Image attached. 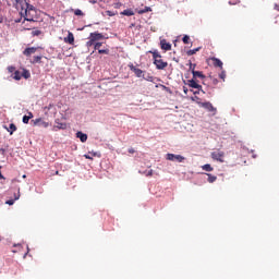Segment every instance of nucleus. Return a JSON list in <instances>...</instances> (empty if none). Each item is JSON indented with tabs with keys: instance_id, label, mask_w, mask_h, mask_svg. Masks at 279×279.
<instances>
[{
	"instance_id": "nucleus-27",
	"label": "nucleus",
	"mask_w": 279,
	"mask_h": 279,
	"mask_svg": "<svg viewBox=\"0 0 279 279\" xmlns=\"http://www.w3.org/2000/svg\"><path fill=\"white\" fill-rule=\"evenodd\" d=\"M184 45H189V43H191V37L189 35H184L182 38Z\"/></svg>"
},
{
	"instance_id": "nucleus-30",
	"label": "nucleus",
	"mask_w": 279,
	"mask_h": 279,
	"mask_svg": "<svg viewBox=\"0 0 279 279\" xmlns=\"http://www.w3.org/2000/svg\"><path fill=\"white\" fill-rule=\"evenodd\" d=\"M219 77L220 80H222V82H226V70H223V68L221 70V73L219 74Z\"/></svg>"
},
{
	"instance_id": "nucleus-13",
	"label": "nucleus",
	"mask_w": 279,
	"mask_h": 279,
	"mask_svg": "<svg viewBox=\"0 0 279 279\" xmlns=\"http://www.w3.org/2000/svg\"><path fill=\"white\" fill-rule=\"evenodd\" d=\"M64 43H68V45H74L75 43V36L73 33H69L66 37H64Z\"/></svg>"
},
{
	"instance_id": "nucleus-50",
	"label": "nucleus",
	"mask_w": 279,
	"mask_h": 279,
	"mask_svg": "<svg viewBox=\"0 0 279 279\" xmlns=\"http://www.w3.org/2000/svg\"><path fill=\"white\" fill-rule=\"evenodd\" d=\"M26 256H27V253H26V254H24V258H26Z\"/></svg>"
},
{
	"instance_id": "nucleus-52",
	"label": "nucleus",
	"mask_w": 279,
	"mask_h": 279,
	"mask_svg": "<svg viewBox=\"0 0 279 279\" xmlns=\"http://www.w3.org/2000/svg\"><path fill=\"white\" fill-rule=\"evenodd\" d=\"M21 14H23V11H21Z\"/></svg>"
},
{
	"instance_id": "nucleus-34",
	"label": "nucleus",
	"mask_w": 279,
	"mask_h": 279,
	"mask_svg": "<svg viewBox=\"0 0 279 279\" xmlns=\"http://www.w3.org/2000/svg\"><path fill=\"white\" fill-rule=\"evenodd\" d=\"M210 80H211V84H214V86H217L219 84V80L210 76Z\"/></svg>"
},
{
	"instance_id": "nucleus-40",
	"label": "nucleus",
	"mask_w": 279,
	"mask_h": 279,
	"mask_svg": "<svg viewBox=\"0 0 279 279\" xmlns=\"http://www.w3.org/2000/svg\"><path fill=\"white\" fill-rule=\"evenodd\" d=\"M129 154H136V150L134 148H129Z\"/></svg>"
},
{
	"instance_id": "nucleus-48",
	"label": "nucleus",
	"mask_w": 279,
	"mask_h": 279,
	"mask_svg": "<svg viewBox=\"0 0 279 279\" xmlns=\"http://www.w3.org/2000/svg\"><path fill=\"white\" fill-rule=\"evenodd\" d=\"M0 23H3V17H0Z\"/></svg>"
},
{
	"instance_id": "nucleus-35",
	"label": "nucleus",
	"mask_w": 279,
	"mask_h": 279,
	"mask_svg": "<svg viewBox=\"0 0 279 279\" xmlns=\"http://www.w3.org/2000/svg\"><path fill=\"white\" fill-rule=\"evenodd\" d=\"M24 25V29H32V27H34L32 24H25V20L23 22Z\"/></svg>"
},
{
	"instance_id": "nucleus-2",
	"label": "nucleus",
	"mask_w": 279,
	"mask_h": 279,
	"mask_svg": "<svg viewBox=\"0 0 279 279\" xmlns=\"http://www.w3.org/2000/svg\"><path fill=\"white\" fill-rule=\"evenodd\" d=\"M11 77L16 82H20L22 77H24V80H29V77H32V73L25 68H21L20 70H15Z\"/></svg>"
},
{
	"instance_id": "nucleus-10",
	"label": "nucleus",
	"mask_w": 279,
	"mask_h": 279,
	"mask_svg": "<svg viewBox=\"0 0 279 279\" xmlns=\"http://www.w3.org/2000/svg\"><path fill=\"white\" fill-rule=\"evenodd\" d=\"M129 69L133 71V73L136 75V77H143V70L134 66V64L129 65Z\"/></svg>"
},
{
	"instance_id": "nucleus-41",
	"label": "nucleus",
	"mask_w": 279,
	"mask_h": 279,
	"mask_svg": "<svg viewBox=\"0 0 279 279\" xmlns=\"http://www.w3.org/2000/svg\"><path fill=\"white\" fill-rule=\"evenodd\" d=\"M183 93H184V95H189V88L183 87Z\"/></svg>"
},
{
	"instance_id": "nucleus-19",
	"label": "nucleus",
	"mask_w": 279,
	"mask_h": 279,
	"mask_svg": "<svg viewBox=\"0 0 279 279\" xmlns=\"http://www.w3.org/2000/svg\"><path fill=\"white\" fill-rule=\"evenodd\" d=\"M20 197H21V194L17 193V194L14 195V199H9V201L5 202V204H8L9 206H13L14 202H16V199H20Z\"/></svg>"
},
{
	"instance_id": "nucleus-47",
	"label": "nucleus",
	"mask_w": 279,
	"mask_h": 279,
	"mask_svg": "<svg viewBox=\"0 0 279 279\" xmlns=\"http://www.w3.org/2000/svg\"><path fill=\"white\" fill-rule=\"evenodd\" d=\"M0 180H4V177L3 174H1V171H0Z\"/></svg>"
},
{
	"instance_id": "nucleus-38",
	"label": "nucleus",
	"mask_w": 279,
	"mask_h": 279,
	"mask_svg": "<svg viewBox=\"0 0 279 279\" xmlns=\"http://www.w3.org/2000/svg\"><path fill=\"white\" fill-rule=\"evenodd\" d=\"M95 45V41H93V38L89 37V40L87 41V47H93Z\"/></svg>"
},
{
	"instance_id": "nucleus-26",
	"label": "nucleus",
	"mask_w": 279,
	"mask_h": 279,
	"mask_svg": "<svg viewBox=\"0 0 279 279\" xmlns=\"http://www.w3.org/2000/svg\"><path fill=\"white\" fill-rule=\"evenodd\" d=\"M71 11L75 14V16H84V12L80 9H76V10L72 9Z\"/></svg>"
},
{
	"instance_id": "nucleus-12",
	"label": "nucleus",
	"mask_w": 279,
	"mask_h": 279,
	"mask_svg": "<svg viewBox=\"0 0 279 279\" xmlns=\"http://www.w3.org/2000/svg\"><path fill=\"white\" fill-rule=\"evenodd\" d=\"M34 125H40L41 128H47L49 125V122H45L43 118H38L33 120Z\"/></svg>"
},
{
	"instance_id": "nucleus-23",
	"label": "nucleus",
	"mask_w": 279,
	"mask_h": 279,
	"mask_svg": "<svg viewBox=\"0 0 279 279\" xmlns=\"http://www.w3.org/2000/svg\"><path fill=\"white\" fill-rule=\"evenodd\" d=\"M34 118V113L28 112V116L23 117V123H29V119Z\"/></svg>"
},
{
	"instance_id": "nucleus-7",
	"label": "nucleus",
	"mask_w": 279,
	"mask_h": 279,
	"mask_svg": "<svg viewBox=\"0 0 279 279\" xmlns=\"http://www.w3.org/2000/svg\"><path fill=\"white\" fill-rule=\"evenodd\" d=\"M190 69H192V75L194 80H197V77H199L201 80H204L206 77V75H204L203 72L195 71V64L193 65V63H190Z\"/></svg>"
},
{
	"instance_id": "nucleus-36",
	"label": "nucleus",
	"mask_w": 279,
	"mask_h": 279,
	"mask_svg": "<svg viewBox=\"0 0 279 279\" xmlns=\"http://www.w3.org/2000/svg\"><path fill=\"white\" fill-rule=\"evenodd\" d=\"M40 34H43L41 31H33V32H32V35H33V36H40Z\"/></svg>"
},
{
	"instance_id": "nucleus-32",
	"label": "nucleus",
	"mask_w": 279,
	"mask_h": 279,
	"mask_svg": "<svg viewBox=\"0 0 279 279\" xmlns=\"http://www.w3.org/2000/svg\"><path fill=\"white\" fill-rule=\"evenodd\" d=\"M98 53H100V54L105 53V56H108V53H110V50L109 49H99Z\"/></svg>"
},
{
	"instance_id": "nucleus-14",
	"label": "nucleus",
	"mask_w": 279,
	"mask_h": 279,
	"mask_svg": "<svg viewBox=\"0 0 279 279\" xmlns=\"http://www.w3.org/2000/svg\"><path fill=\"white\" fill-rule=\"evenodd\" d=\"M213 64L214 66H218V69H220V71H223V62L220 61L218 58H211Z\"/></svg>"
},
{
	"instance_id": "nucleus-9",
	"label": "nucleus",
	"mask_w": 279,
	"mask_h": 279,
	"mask_svg": "<svg viewBox=\"0 0 279 279\" xmlns=\"http://www.w3.org/2000/svg\"><path fill=\"white\" fill-rule=\"evenodd\" d=\"M36 51H38V48L29 47V48L24 49L23 56H25L26 58H29L31 56H34V53H36Z\"/></svg>"
},
{
	"instance_id": "nucleus-1",
	"label": "nucleus",
	"mask_w": 279,
	"mask_h": 279,
	"mask_svg": "<svg viewBox=\"0 0 279 279\" xmlns=\"http://www.w3.org/2000/svg\"><path fill=\"white\" fill-rule=\"evenodd\" d=\"M149 53L153 54V60L156 69L162 71L167 69V66H169V63L162 60V56L160 54V52H158V50L149 51Z\"/></svg>"
},
{
	"instance_id": "nucleus-49",
	"label": "nucleus",
	"mask_w": 279,
	"mask_h": 279,
	"mask_svg": "<svg viewBox=\"0 0 279 279\" xmlns=\"http://www.w3.org/2000/svg\"><path fill=\"white\" fill-rule=\"evenodd\" d=\"M194 95H199V92H194Z\"/></svg>"
},
{
	"instance_id": "nucleus-6",
	"label": "nucleus",
	"mask_w": 279,
	"mask_h": 279,
	"mask_svg": "<svg viewBox=\"0 0 279 279\" xmlns=\"http://www.w3.org/2000/svg\"><path fill=\"white\" fill-rule=\"evenodd\" d=\"M22 11H24V14H26L28 19H32L29 12H36V8L29 4V2L26 0V2H24V8L22 9Z\"/></svg>"
},
{
	"instance_id": "nucleus-18",
	"label": "nucleus",
	"mask_w": 279,
	"mask_h": 279,
	"mask_svg": "<svg viewBox=\"0 0 279 279\" xmlns=\"http://www.w3.org/2000/svg\"><path fill=\"white\" fill-rule=\"evenodd\" d=\"M54 130H66V123L56 120Z\"/></svg>"
},
{
	"instance_id": "nucleus-16",
	"label": "nucleus",
	"mask_w": 279,
	"mask_h": 279,
	"mask_svg": "<svg viewBox=\"0 0 279 279\" xmlns=\"http://www.w3.org/2000/svg\"><path fill=\"white\" fill-rule=\"evenodd\" d=\"M76 138H80L81 143H86V141H88V135H86V133H82V131H78L76 133Z\"/></svg>"
},
{
	"instance_id": "nucleus-29",
	"label": "nucleus",
	"mask_w": 279,
	"mask_h": 279,
	"mask_svg": "<svg viewBox=\"0 0 279 279\" xmlns=\"http://www.w3.org/2000/svg\"><path fill=\"white\" fill-rule=\"evenodd\" d=\"M27 0H15V3H17V5H21V8L23 9V8H25V2H26Z\"/></svg>"
},
{
	"instance_id": "nucleus-22",
	"label": "nucleus",
	"mask_w": 279,
	"mask_h": 279,
	"mask_svg": "<svg viewBox=\"0 0 279 279\" xmlns=\"http://www.w3.org/2000/svg\"><path fill=\"white\" fill-rule=\"evenodd\" d=\"M206 175H208L207 182H209V184H213V182H217L216 175H213L210 173H206Z\"/></svg>"
},
{
	"instance_id": "nucleus-53",
	"label": "nucleus",
	"mask_w": 279,
	"mask_h": 279,
	"mask_svg": "<svg viewBox=\"0 0 279 279\" xmlns=\"http://www.w3.org/2000/svg\"><path fill=\"white\" fill-rule=\"evenodd\" d=\"M0 169H1V166H0Z\"/></svg>"
},
{
	"instance_id": "nucleus-45",
	"label": "nucleus",
	"mask_w": 279,
	"mask_h": 279,
	"mask_svg": "<svg viewBox=\"0 0 279 279\" xmlns=\"http://www.w3.org/2000/svg\"><path fill=\"white\" fill-rule=\"evenodd\" d=\"M88 1L89 3H93V4L97 3V0H88Z\"/></svg>"
},
{
	"instance_id": "nucleus-44",
	"label": "nucleus",
	"mask_w": 279,
	"mask_h": 279,
	"mask_svg": "<svg viewBox=\"0 0 279 279\" xmlns=\"http://www.w3.org/2000/svg\"><path fill=\"white\" fill-rule=\"evenodd\" d=\"M85 158H86L87 160H93V157H90V156H88V155H85Z\"/></svg>"
},
{
	"instance_id": "nucleus-46",
	"label": "nucleus",
	"mask_w": 279,
	"mask_h": 279,
	"mask_svg": "<svg viewBox=\"0 0 279 279\" xmlns=\"http://www.w3.org/2000/svg\"><path fill=\"white\" fill-rule=\"evenodd\" d=\"M275 10H277V12H279V4H275Z\"/></svg>"
},
{
	"instance_id": "nucleus-17",
	"label": "nucleus",
	"mask_w": 279,
	"mask_h": 279,
	"mask_svg": "<svg viewBox=\"0 0 279 279\" xmlns=\"http://www.w3.org/2000/svg\"><path fill=\"white\" fill-rule=\"evenodd\" d=\"M34 14H36V12H29V17L27 13H24V21H26V23H36V21H34Z\"/></svg>"
},
{
	"instance_id": "nucleus-25",
	"label": "nucleus",
	"mask_w": 279,
	"mask_h": 279,
	"mask_svg": "<svg viewBox=\"0 0 279 279\" xmlns=\"http://www.w3.org/2000/svg\"><path fill=\"white\" fill-rule=\"evenodd\" d=\"M202 169L203 171H208V172L214 171L213 166H210L209 163L202 166Z\"/></svg>"
},
{
	"instance_id": "nucleus-11",
	"label": "nucleus",
	"mask_w": 279,
	"mask_h": 279,
	"mask_svg": "<svg viewBox=\"0 0 279 279\" xmlns=\"http://www.w3.org/2000/svg\"><path fill=\"white\" fill-rule=\"evenodd\" d=\"M160 47L163 51H171V44L167 43V39L160 40Z\"/></svg>"
},
{
	"instance_id": "nucleus-20",
	"label": "nucleus",
	"mask_w": 279,
	"mask_h": 279,
	"mask_svg": "<svg viewBox=\"0 0 279 279\" xmlns=\"http://www.w3.org/2000/svg\"><path fill=\"white\" fill-rule=\"evenodd\" d=\"M123 16H134V11L132 9H126L121 12Z\"/></svg>"
},
{
	"instance_id": "nucleus-15",
	"label": "nucleus",
	"mask_w": 279,
	"mask_h": 279,
	"mask_svg": "<svg viewBox=\"0 0 279 279\" xmlns=\"http://www.w3.org/2000/svg\"><path fill=\"white\" fill-rule=\"evenodd\" d=\"M189 86L191 88H197V90H202V85H199L195 78L189 81Z\"/></svg>"
},
{
	"instance_id": "nucleus-28",
	"label": "nucleus",
	"mask_w": 279,
	"mask_h": 279,
	"mask_svg": "<svg viewBox=\"0 0 279 279\" xmlns=\"http://www.w3.org/2000/svg\"><path fill=\"white\" fill-rule=\"evenodd\" d=\"M201 48H195V49H192V50H189L186 53L187 56H195V53H197V51H199Z\"/></svg>"
},
{
	"instance_id": "nucleus-43",
	"label": "nucleus",
	"mask_w": 279,
	"mask_h": 279,
	"mask_svg": "<svg viewBox=\"0 0 279 279\" xmlns=\"http://www.w3.org/2000/svg\"><path fill=\"white\" fill-rule=\"evenodd\" d=\"M191 99H192V101H196L199 99V97L195 96V97H192Z\"/></svg>"
},
{
	"instance_id": "nucleus-39",
	"label": "nucleus",
	"mask_w": 279,
	"mask_h": 279,
	"mask_svg": "<svg viewBox=\"0 0 279 279\" xmlns=\"http://www.w3.org/2000/svg\"><path fill=\"white\" fill-rule=\"evenodd\" d=\"M142 12H151V8L146 7Z\"/></svg>"
},
{
	"instance_id": "nucleus-8",
	"label": "nucleus",
	"mask_w": 279,
	"mask_h": 279,
	"mask_svg": "<svg viewBox=\"0 0 279 279\" xmlns=\"http://www.w3.org/2000/svg\"><path fill=\"white\" fill-rule=\"evenodd\" d=\"M89 38H92V43H96V40H104L106 39V36L101 33H90Z\"/></svg>"
},
{
	"instance_id": "nucleus-42",
	"label": "nucleus",
	"mask_w": 279,
	"mask_h": 279,
	"mask_svg": "<svg viewBox=\"0 0 279 279\" xmlns=\"http://www.w3.org/2000/svg\"><path fill=\"white\" fill-rule=\"evenodd\" d=\"M146 175H148V177L154 175V170H149Z\"/></svg>"
},
{
	"instance_id": "nucleus-3",
	"label": "nucleus",
	"mask_w": 279,
	"mask_h": 279,
	"mask_svg": "<svg viewBox=\"0 0 279 279\" xmlns=\"http://www.w3.org/2000/svg\"><path fill=\"white\" fill-rule=\"evenodd\" d=\"M197 104L201 108H204L205 110H207V112H211L214 116L217 114V108H215V106H213L210 101H206V102L198 101Z\"/></svg>"
},
{
	"instance_id": "nucleus-51",
	"label": "nucleus",
	"mask_w": 279,
	"mask_h": 279,
	"mask_svg": "<svg viewBox=\"0 0 279 279\" xmlns=\"http://www.w3.org/2000/svg\"><path fill=\"white\" fill-rule=\"evenodd\" d=\"M21 14H23V11H21Z\"/></svg>"
},
{
	"instance_id": "nucleus-21",
	"label": "nucleus",
	"mask_w": 279,
	"mask_h": 279,
	"mask_svg": "<svg viewBox=\"0 0 279 279\" xmlns=\"http://www.w3.org/2000/svg\"><path fill=\"white\" fill-rule=\"evenodd\" d=\"M31 62H32V64H40V62H43V57L35 56Z\"/></svg>"
},
{
	"instance_id": "nucleus-24",
	"label": "nucleus",
	"mask_w": 279,
	"mask_h": 279,
	"mask_svg": "<svg viewBox=\"0 0 279 279\" xmlns=\"http://www.w3.org/2000/svg\"><path fill=\"white\" fill-rule=\"evenodd\" d=\"M8 132H10V134H14V132H16V125L14 123H11L9 125Z\"/></svg>"
},
{
	"instance_id": "nucleus-33",
	"label": "nucleus",
	"mask_w": 279,
	"mask_h": 279,
	"mask_svg": "<svg viewBox=\"0 0 279 279\" xmlns=\"http://www.w3.org/2000/svg\"><path fill=\"white\" fill-rule=\"evenodd\" d=\"M101 43H96L94 46L95 51H99V49H101Z\"/></svg>"
},
{
	"instance_id": "nucleus-4",
	"label": "nucleus",
	"mask_w": 279,
	"mask_h": 279,
	"mask_svg": "<svg viewBox=\"0 0 279 279\" xmlns=\"http://www.w3.org/2000/svg\"><path fill=\"white\" fill-rule=\"evenodd\" d=\"M184 157L182 155H175V154H167L166 160H170L171 162H184Z\"/></svg>"
},
{
	"instance_id": "nucleus-5",
	"label": "nucleus",
	"mask_w": 279,
	"mask_h": 279,
	"mask_svg": "<svg viewBox=\"0 0 279 279\" xmlns=\"http://www.w3.org/2000/svg\"><path fill=\"white\" fill-rule=\"evenodd\" d=\"M226 156V153L221 150H216L211 153L213 160H217V162H225L223 158Z\"/></svg>"
},
{
	"instance_id": "nucleus-37",
	"label": "nucleus",
	"mask_w": 279,
	"mask_h": 279,
	"mask_svg": "<svg viewBox=\"0 0 279 279\" xmlns=\"http://www.w3.org/2000/svg\"><path fill=\"white\" fill-rule=\"evenodd\" d=\"M8 71H9V73H13L14 74V72L16 71V68H14V66H8Z\"/></svg>"
},
{
	"instance_id": "nucleus-31",
	"label": "nucleus",
	"mask_w": 279,
	"mask_h": 279,
	"mask_svg": "<svg viewBox=\"0 0 279 279\" xmlns=\"http://www.w3.org/2000/svg\"><path fill=\"white\" fill-rule=\"evenodd\" d=\"M105 14H107V16H117L118 12L116 11H106Z\"/></svg>"
}]
</instances>
